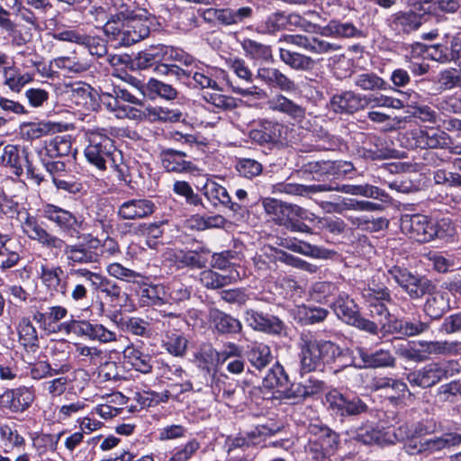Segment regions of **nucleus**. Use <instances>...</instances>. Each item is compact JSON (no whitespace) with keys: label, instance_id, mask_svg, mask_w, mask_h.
<instances>
[{"label":"nucleus","instance_id":"obj_1","mask_svg":"<svg viewBox=\"0 0 461 461\" xmlns=\"http://www.w3.org/2000/svg\"><path fill=\"white\" fill-rule=\"evenodd\" d=\"M24 219L22 220V228L23 232L33 240H37L43 247L56 250L63 251L68 265H82L96 263L99 255L84 244H68L63 239L50 233L44 229L33 216L23 212Z\"/></svg>","mask_w":461,"mask_h":461},{"label":"nucleus","instance_id":"obj_2","mask_svg":"<svg viewBox=\"0 0 461 461\" xmlns=\"http://www.w3.org/2000/svg\"><path fill=\"white\" fill-rule=\"evenodd\" d=\"M88 145L85 149V157L89 164L98 170L111 169L119 180L126 181L128 167L123 162L122 151L114 145L104 130H94L87 132Z\"/></svg>","mask_w":461,"mask_h":461},{"label":"nucleus","instance_id":"obj_3","mask_svg":"<svg viewBox=\"0 0 461 461\" xmlns=\"http://www.w3.org/2000/svg\"><path fill=\"white\" fill-rule=\"evenodd\" d=\"M426 429L418 426L410 430L407 426H400L393 432L396 440L405 443V450L410 455H423L429 456L443 450H450L461 445V433L456 431L446 432L432 438L422 437Z\"/></svg>","mask_w":461,"mask_h":461},{"label":"nucleus","instance_id":"obj_4","mask_svg":"<svg viewBox=\"0 0 461 461\" xmlns=\"http://www.w3.org/2000/svg\"><path fill=\"white\" fill-rule=\"evenodd\" d=\"M301 371L310 373L317 370L325 357H329L339 366L348 355V348H341L329 340H319L310 333H302L299 341Z\"/></svg>","mask_w":461,"mask_h":461},{"label":"nucleus","instance_id":"obj_5","mask_svg":"<svg viewBox=\"0 0 461 461\" xmlns=\"http://www.w3.org/2000/svg\"><path fill=\"white\" fill-rule=\"evenodd\" d=\"M386 302H377L366 303L370 317L379 324L382 332H397L403 336H417L427 332L429 328V322L420 321H403L392 320L389 310L385 305Z\"/></svg>","mask_w":461,"mask_h":461},{"label":"nucleus","instance_id":"obj_6","mask_svg":"<svg viewBox=\"0 0 461 461\" xmlns=\"http://www.w3.org/2000/svg\"><path fill=\"white\" fill-rule=\"evenodd\" d=\"M308 433L309 439L305 446L307 456L313 461H330L339 447V434L321 423L310 424Z\"/></svg>","mask_w":461,"mask_h":461},{"label":"nucleus","instance_id":"obj_7","mask_svg":"<svg viewBox=\"0 0 461 461\" xmlns=\"http://www.w3.org/2000/svg\"><path fill=\"white\" fill-rule=\"evenodd\" d=\"M402 230L418 242H429L435 238L447 236L450 225L445 220L436 222L423 214L404 215L401 220Z\"/></svg>","mask_w":461,"mask_h":461},{"label":"nucleus","instance_id":"obj_8","mask_svg":"<svg viewBox=\"0 0 461 461\" xmlns=\"http://www.w3.org/2000/svg\"><path fill=\"white\" fill-rule=\"evenodd\" d=\"M287 126L277 121L259 119L251 125L249 138L262 148L280 149L287 141Z\"/></svg>","mask_w":461,"mask_h":461},{"label":"nucleus","instance_id":"obj_9","mask_svg":"<svg viewBox=\"0 0 461 461\" xmlns=\"http://www.w3.org/2000/svg\"><path fill=\"white\" fill-rule=\"evenodd\" d=\"M388 274L411 300L421 299L435 285L426 276L413 274L409 269L399 266L389 268Z\"/></svg>","mask_w":461,"mask_h":461},{"label":"nucleus","instance_id":"obj_10","mask_svg":"<svg viewBox=\"0 0 461 461\" xmlns=\"http://www.w3.org/2000/svg\"><path fill=\"white\" fill-rule=\"evenodd\" d=\"M451 139L447 133L434 129L414 128L406 131L402 144L407 149H449Z\"/></svg>","mask_w":461,"mask_h":461},{"label":"nucleus","instance_id":"obj_11","mask_svg":"<svg viewBox=\"0 0 461 461\" xmlns=\"http://www.w3.org/2000/svg\"><path fill=\"white\" fill-rule=\"evenodd\" d=\"M456 365L457 364L454 361L429 363L416 371L409 373L407 380L412 385L429 388L458 373L459 370L454 368Z\"/></svg>","mask_w":461,"mask_h":461},{"label":"nucleus","instance_id":"obj_12","mask_svg":"<svg viewBox=\"0 0 461 461\" xmlns=\"http://www.w3.org/2000/svg\"><path fill=\"white\" fill-rule=\"evenodd\" d=\"M43 216L55 223L68 237L80 240L82 231L86 230V223L81 217L54 204H46L42 209Z\"/></svg>","mask_w":461,"mask_h":461},{"label":"nucleus","instance_id":"obj_13","mask_svg":"<svg viewBox=\"0 0 461 461\" xmlns=\"http://www.w3.org/2000/svg\"><path fill=\"white\" fill-rule=\"evenodd\" d=\"M328 407L340 417L359 416L367 412V404L356 394H345L332 390L326 394Z\"/></svg>","mask_w":461,"mask_h":461},{"label":"nucleus","instance_id":"obj_14","mask_svg":"<svg viewBox=\"0 0 461 461\" xmlns=\"http://www.w3.org/2000/svg\"><path fill=\"white\" fill-rule=\"evenodd\" d=\"M356 352L360 357L362 363H356L355 357L352 356L351 351L348 349V355L346 358H349V362L344 363L342 365L344 368H384L393 367L395 366V357L391 354L389 350L381 348L374 352H369L363 347H357Z\"/></svg>","mask_w":461,"mask_h":461},{"label":"nucleus","instance_id":"obj_15","mask_svg":"<svg viewBox=\"0 0 461 461\" xmlns=\"http://www.w3.org/2000/svg\"><path fill=\"white\" fill-rule=\"evenodd\" d=\"M203 194L213 207L222 205L231 210L237 221L244 219L249 213L246 205L232 202L227 189L214 181L208 180L204 184Z\"/></svg>","mask_w":461,"mask_h":461},{"label":"nucleus","instance_id":"obj_16","mask_svg":"<svg viewBox=\"0 0 461 461\" xmlns=\"http://www.w3.org/2000/svg\"><path fill=\"white\" fill-rule=\"evenodd\" d=\"M352 169L353 165L350 162L341 160H312L302 166V171L312 175L317 181H324L330 176L338 177Z\"/></svg>","mask_w":461,"mask_h":461},{"label":"nucleus","instance_id":"obj_17","mask_svg":"<svg viewBox=\"0 0 461 461\" xmlns=\"http://www.w3.org/2000/svg\"><path fill=\"white\" fill-rule=\"evenodd\" d=\"M263 205L267 213L273 215L275 221L287 228L290 227L295 218L302 217L303 214L302 207L273 198L265 199Z\"/></svg>","mask_w":461,"mask_h":461},{"label":"nucleus","instance_id":"obj_18","mask_svg":"<svg viewBox=\"0 0 461 461\" xmlns=\"http://www.w3.org/2000/svg\"><path fill=\"white\" fill-rule=\"evenodd\" d=\"M280 41H285L318 55L337 51L341 49V46L339 44L329 42L318 37H308L302 34L284 35Z\"/></svg>","mask_w":461,"mask_h":461},{"label":"nucleus","instance_id":"obj_19","mask_svg":"<svg viewBox=\"0 0 461 461\" xmlns=\"http://www.w3.org/2000/svg\"><path fill=\"white\" fill-rule=\"evenodd\" d=\"M330 105L335 113L352 114L366 108V95L351 90L344 91L334 95Z\"/></svg>","mask_w":461,"mask_h":461},{"label":"nucleus","instance_id":"obj_20","mask_svg":"<svg viewBox=\"0 0 461 461\" xmlns=\"http://www.w3.org/2000/svg\"><path fill=\"white\" fill-rule=\"evenodd\" d=\"M155 209L156 205L151 200L131 199L119 206L117 213L122 220H140L150 216Z\"/></svg>","mask_w":461,"mask_h":461},{"label":"nucleus","instance_id":"obj_21","mask_svg":"<svg viewBox=\"0 0 461 461\" xmlns=\"http://www.w3.org/2000/svg\"><path fill=\"white\" fill-rule=\"evenodd\" d=\"M423 304V312L431 319L441 318L450 308L449 294L447 292L438 289L436 285L426 295Z\"/></svg>","mask_w":461,"mask_h":461},{"label":"nucleus","instance_id":"obj_22","mask_svg":"<svg viewBox=\"0 0 461 461\" xmlns=\"http://www.w3.org/2000/svg\"><path fill=\"white\" fill-rule=\"evenodd\" d=\"M187 157L186 152L175 149H166L160 152L162 167L167 172L191 173L196 170L193 162L186 159Z\"/></svg>","mask_w":461,"mask_h":461},{"label":"nucleus","instance_id":"obj_23","mask_svg":"<svg viewBox=\"0 0 461 461\" xmlns=\"http://www.w3.org/2000/svg\"><path fill=\"white\" fill-rule=\"evenodd\" d=\"M33 400V393L24 386L7 390L1 396L2 405L15 412L23 411L29 408Z\"/></svg>","mask_w":461,"mask_h":461},{"label":"nucleus","instance_id":"obj_24","mask_svg":"<svg viewBox=\"0 0 461 461\" xmlns=\"http://www.w3.org/2000/svg\"><path fill=\"white\" fill-rule=\"evenodd\" d=\"M324 184L326 187L324 192L337 191L352 195H362L368 198L378 199L381 201H385L388 198L387 194L384 190L368 184L342 185L338 184Z\"/></svg>","mask_w":461,"mask_h":461},{"label":"nucleus","instance_id":"obj_25","mask_svg":"<svg viewBox=\"0 0 461 461\" xmlns=\"http://www.w3.org/2000/svg\"><path fill=\"white\" fill-rule=\"evenodd\" d=\"M246 321L253 330L270 334H281L284 330L283 322L276 317H267L253 310L246 312Z\"/></svg>","mask_w":461,"mask_h":461},{"label":"nucleus","instance_id":"obj_26","mask_svg":"<svg viewBox=\"0 0 461 461\" xmlns=\"http://www.w3.org/2000/svg\"><path fill=\"white\" fill-rule=\"evenodd\" d=\"M209 251L205 249L200 250H178L172 257V260L177 268H203L207 264V255Z\"/></svg>","mask_w":461,"mask_h":461},{"label":"nucleus","instance_id":"obj_27","mask_svg":"<svg viewBox=\"0 0 461 461\" xmlns=\"http://www.w3.org/2000/svg\"><path fill=\"white\" fill-rule=\"evenodd\" d=\"M257 77L267 85L277 87L282 91L291 92L294 91L296 88L292 79L275 68H259L258 69Z\"/></svg>","mask_w":461,"mask_h":461},{"label":"nucleus","instance_id":"obj_28","mask_svg":"<svg viewBox=\"0 0 461 461\" xmlns=\"http://www.w3.org/2000/svg\"><path fill=\"white\" fill-rule=\"evenodd\" d=\"M245 356L250 366L258 371L266 368L273 360L270 347L264 343L254 342L249 345Z\"/></svg>","mask_w":461,"mask_h":461},{"label":"nucleus","instance_id":"obj_29","mask_svg":"<svg viewBox=\"0 0 461 461\" xmlns=\"http://www.w3.org/2000/svg\"><path fill=\"white\" fill-rule=\"evenodd\" d=\"M388 21L393 30L403 33L416 31L422 24L421 16L412 11L397 12L392 14Z\"/></svg>","mask_w":461,"mask_h":461},{"label":"nucleus","instance_id":"obj_30","mask_svg":"<svg viewBox=\"0 0 461 461\" xmlns=\"http://www.w3.org/2000/svg\"><path fill=\"white\" fill-rule=\"evenodd\" d=\"M19 343L27 354L34 355L39 350V338L36 328L31 321L23 318L17 327Z\"/></svg>","mask_w":461,"mask_h":461},{"label":"nucleus","instance_id":"obj_31","mask_svg":"<svg viewBox=\"0 0 461 461\" xmlns=\"http://www.w3.org/2000/svg\"><path fill=\"white\" fill-rule=\"evenodd\" d=\"M325 188V184L306 185L294 183H278L274 185V193L313 198V195L323 193Z\"/></svg>","mask_w":461,"mask_h":461},{"label":"nucleus","instance_id":"obj_32","mask_svg":"<svg viewBox=\"0 0 461 461\" xmlns=\"http://www.w3.org/2000/svg\"><path fill=\"white\" fill-rule=\"evenodd\" d=\"M61 131L62 126L60 123L42 121L24 124L22 127V135L24 140H33Z\"/></svg>","mask_w":461,"mask_h":461},{"label":"nucleus","instance_id":"obj_33","mask_svg":"<svg viewBox=\"0 0 461 461\" xmlns=\"http://www.w3.org/2000/svg\"><path fill=\"white\" fill-rule=\"evenodd\" d=\"M321 34L335 38H359L363 36L362 32L352 23H342L336 19L330 20L321 29Z\"/></svg>","mask_w":461,"mask_h":461},{"label":"nucleus","instance_id":"obj_34","mask_svg":"<svg viewBox=\"0 0 461 461\" xmlns=\"http://www.w3.org/2000/svg\"><path fill=\"white\" fill-rule=\"evenodd\" d=\"M281 244L289 250L314 258H328L330 254L329 250L323 248L311 245L297 239H285Z\"/></svg>","mask_w":461,"mask_h":461},{"label":"nucleus","instance_id":"obj_35","mask_svg":"<svg viewBox=\"0 0 461 461\" xmlns=\"http://www.w3.org/2000/svg\"><path fill=\"white\" fill-rule=\"evenodd\" d=\"M353 85L362 91H383L388 89L389 84L374 72L357 73L352 76Z\"/></svg>","mask_w":461,"mask_h":461},{"label":"nucleus","instance_id":"obj_36","mask_svg":"<svg viewBox=\"0 0 461 461\" xmlns=\"http://www.w3.org/2000/svg\"><path fill=\"white\" fill-rule=\"evenodd\" d=\"M420 352L426 355H455L461 349V342L448 340H421Z\"/></svg>","mask_w":461,"mask_h":461},{"label":"nucleus","instance_id":"obj_37","mask_svg":"<svg viewBox=\"0 0 461 461\" xmlns=\"http://www.w3.org/2000/svg\"><path fill=\"white\" fill-rule=\"evenodd\" d=\"M253 13L250 6H241L237 9L221 8L217 23L224 26L243 23L253 16Z\"/></svg>","mask_w":461,"mask_h":461},{"label":"nucleus","instance_id":"obj_38","mask_svg":"<svg viewBox=\"0 0 461 461\" xmlns=\"http://www.w3.org/2000/svg\"><path fill=\"white\" fill-rule=\"evenodd\" d=\"M51 64L58 69H63L69 74H83L91 68V63L84 58L77 56H60L51 60Z\"/></svg>","mask_w":461,"mask_h":461},{"label":"nucleus","instance_id":"obj_39","mask_svg":"<svg viewBox=\"0 0 461 461\" xmlns=\"http://www.w3.org/2000/svg\"><path fill=\"white\" fill-rule=\"evenodd\" d=\"M332 304L337 316L349 325L359 314L357 304L345 293L339 294Z\"/></svg>","mask_w":461,"mask_h":461},{"label":"nucleus","instance_id":"obj_40","mask_svg":"<svg viewBox=\"0 0 461 461\" xmlns=\"http://www.w3.org/2000/svg\"><path fill=\"white\" fill-rule=\"evenodd\" d=\"M211 317L216 330L221 334H238L242 330V324L238 319L221 311H212Z\"/></svg>","mask_w":461,"mask_h":461},{"label":"nucleus","instance_id":"obj_41","mask_svg":"<svg viewBox=\"0 0 461 461\" xmlns=\"http://www.w3.org/2000/svg\"><path fill=\"white\" fill-rule=\"evenodd\" d=\"M63 275L64 270L59 266L50 267L47 265H42L41 267L40 277L42 283L49 289L65 294L67 285L61 281Z\"/></svg>","mask_w":461,"mask_h":461},{"label":"nucleus","instance_id":"obj_42","mask_svg":"<svg viewBox=\"0 0 461 461\" xmlns=\"http://www.w3.org/2000/svg\"><path fill=\"white\" fill-rule=\"evenodd\" d=\"M45 155L50 158L67 157L72 153V138L70 135H59L45 141Z\"/></svg>","mask_w":461,"mask_h":461},{"label":"nucleus","instance_id":"obj_43","mask_svg":"<svg viewBox=\"0 0 461 461\" xmlns=\"http://www.w3.org/2000/svg\"><path fill=\"white\" fill-rule=\"evenodd\" d=\"M349 358H343L339 365V368L334 370V374L338 375L339 373H343L344 376L349 381V383L357 387H363L365 389L369 390L370 384L372 383V378L374 373L370 372H357L352 367L344 368L342 365L344 363H348Z\"/></svg>","mask_w":461,"mask_h":461},{"label":"nucleus","instance_id":"obj_44","mask_svg":"<svg viewBox=\"0 0 461 461\" xmlns=\"http://www.w3.org/2000/svg\"><path fill=\"white\" fill-rule=\"evenodd\" d=\"M268 106L273 111L285 113L294 119L303 118L305 110L283 95H277L268 101Z\"/></svg>","mask_w":461,"mask_h":461},{"label":"nucleus","instance_id":"obj_45","mask_svg":"<svg viewBox=\"0 0 461 461\" xmlns=\"http://www.w3.org/2000/svg\"><path fill=\"white\" fill-rule=\"evenodd\" d=\"M124 358L137 371L149 374L152 370L151 357L144 354L133 346H128L123 350Z\"/></svg>","mask_w":461,"mask_h":461},{"label":"nucleus","instance_id":"obj_46","mask_svg":"<svg viewBox=\"0 0 461 461\" xmlns=\"http://www.w3.org/2000/svg\"><path fill=\"white\" fill-rule=\"evenodd\" d=\"M166 287L162 285H148L140 290V302L143 306L160 308L167 303Z\"/></svg>","mask_w":461,"mask_h":461},{"label":"nucleus","instance_id":"obj_47","mask_svg":"<svg viewBox=\"0 0 461 461\" xmlns=\"http://www.w3.org/2000/svg\"><path fill=\"white\" fill-rule=\"evenodd\" d=\"M366 303L377 302L392 303L391 292L384 285L377 284L372 280L361 292Z\"/></svg>","mask_w":461,"mask_h":461},{"label":"nucleus","instance_id":"obj_48","mask_svg":"<svg viewBox=\"0 0 461 461\" xmlns=\"http://www.w3.org/2000/svg\"><path fill=\"white\" fill-rule=\"evenodd\" d=\"M82 330L84 331L83 336L101 343L113 342L117 339L116 333L107 329L103 324L92 323L86 321L85 329Z\"/></svg>","mask_w":461,"mask_h":461},{"label":"nucleus","instance_id":"obj_49","mask_svg":"<svg viewBox=\"0 0 461 461\" xmlns=\"http://www.w3.org/2000/svg\"><path fill=\"white\" fill-rule=\"evenodd\" d=\"M24 161L23 151L21 152L18 146L9 144L4 148L1 163L5 167L14 168L17 176L22 174Z\"/></svg>","mask_w":461,"mask_h":461},{"label":"nucleus","instance_id":"obj_50","mask_svg":"<svg viewBox=\"0 0 461 461\" xmlns=\"http://www.w3.org/2000/svg\"><path fill=\"white\" fill-rule=\"evenodd\" d=\"M145 87L150 98L158 96L166 100H174L178 94L176 88L172 85L155 78H150Z\"/></svg>","mask_w":461,"mask_h":461},{"label":"nucleus","instance_id":"obj_51","mask_svg":"<svg viewBox=\"0 0 461 461\" xmlns=\"http://www.w3.org/2000/svg\"><path fill=\"white\" fill-rule=\"evenodd\" d=\"M161 49L151 48L139 52L133 59L131 58V69H146L161 60Z\"/></svg>","mask_w":461,"mask_h":461},{"label":"nucleus","instance_id":"obj_52","mask_svg":"<svg viewBox=\"0 0 461 461\" xmlns=\"http://www.w3.org/2000/svg\"><path fill=\"white\" fill-rule=\"evenodd\" d=\"M134 18L132 11L128 8L122 10L119 14L112 15L111 18L103 26L104 33L109 38L110 41H115L120 36L122 30L121 20H131Z\"/></svg>","mask_w":461,"mask_h":461},{"label":"nucleus","instance_id":"obj_53","mask_svg":"<svg viewBox=\"0 0 461 461\" xmlns=\"http://www.w3.org/2000/svg\"><path fill=\"white\" fill-rule=\"evenodd\" d=\"M289 384V376L285 371L283 366L276 363L264 376L262 380L263 387L273 389L276 387H286Z\"/></svg>","mask_w":461,"mask_h":461},{"label":"nucleus","instance_id":"obj_54","mask_svg":"<svg viewBox=\"0 0 461 461\" xmlns=\"http://www.w3.org/2000/svg\"><path fill=\"white\" fill-rule=\"evenodd\" d=\"M287 23V17L284 12L270 14L257 27V32L261 34H275L283 30Z\"/></svg>","mask_w":461,"mask_h":461},{"label":"nucleus","instance_id":"obj_55","mask_svg":"<svg viewBox=\"0 0 461 461\" xmlns=\"http://www.w3.org/2000/svg\"><path fill=\"white\" fill-rule=\"evenodd\" d=\"M191 78L194 81V86L201 89L210 88L212 90L220 91L221 88L212 77V69L209 68H203L197 65L193 69Z\"/></svg>","mask_w":461,"mask_h":461},{"label":"nucleus","instance_id":"obj_56","mask_svg":"<svg viewBox=\"0 0 461 461\" xmlns=\"http://www.w3.org/2000/svg\"><path fill=\"white\" fill-rule=\"evenodd\" d=\"M233 277L221 275L212 269H206L200 273V282L207 289H220L231 283Z\"/></svg>","mask_w":461,"mask_h":461},{"label":"nucleus","instance_id":"obj_57","mask_svg":"<svg viewBox=\"0 0 461 461\" xmlns=\"http://www.w3.org/2000/svg\"><path fill=\"white\" fill-rule=\"evenodd\" d=\"M4 83L14 92L20 90L32 80L31 75L20 73L16 68L9 67L4 69Z\"/></svg>","mask_w":461,"mask_h":461},{"label":"nucleus","instance_id":"obj_58","mask_svg":"<svg viewBox=\"0 0 461 461\" xmlns=\"http://www.w3.org/2000/svg\"><path fill=\"white\" fill-rule=\"evenodd\" d=\"M166 292L167 303L179 304L190 299L192 289L181 282L174 281L167 286Z\"/></svg>","mask_w":461,"mask_h":461},{"label":"nucleus","instance_id":"obj_59","mask_svg":"<svg viewBox=\"0 0 461 461\" xmlns=\"http://www.w3.org/2000/svg\"><path fill=\"white\" fill-rule=\"evenodd\" d=\"M172 190L176 195L184 198L186 204L194 207L203 205L201 196L197 193H194L188 182L180 180L175 181Z\"/></svg>","mask_w":461,"mask_h":461},{"label":"nucleus","instance_id":"obj_60","mask_svg":"<svg viewBox=\"0 0 461 461\" xmlns=\"http://www.w3.org/2000/svg\"><path fill=\"white\" fill-rule=\"evenodd\" d=\"M392 388L398 393H402L407 391V384L400 380L393 379L391 377L383 376L381 375H373L372 383L370 384V391H380Z\"/></svg>","mask_w":461,"mask_h":461},{"label":"nucleus","instance_id":"obj_61","mask_svg":"<svg viewBox=\"0 0 461 461\" xmlns=\"http://www.w3.org/2000/svg\"><path fill=\"white\" fill-rule=\"evenodd\" d=\"M428 259L432 264L433 268L438 273H447L455 267H458V262L453 255L429 252Z\"/></svg>","mask_w":461,"mask_h":461},{"label":"nucleus","instance_id":"obj_62","mask_svg":"<svg viewBox=\"0 0 461 461\" xmlns=\"http://www.w3.org/2000/svg\"><path fill=\"white\" fill-rule=\"evenodd\" d=\"M279 56L283 62L294 69H306L312 63V59L305 55L280 48Z\"/></svg>","mask_w":461,"mask_h":461},{"label":"nucleus","instance_id":"obj_63","mask_svg":"<svg viewBox=\"0 0 461 461\" xmlns=\"http://www.w3.org/2000/svg\"><path fill=\"white\" fill-rule=\"evenodd\" d=\"M76 354L81 357V361L87 362L89 365L97 366L104 362V356L103 350L96 347H89L82 344L75 345Z\"/></svg>","mask_w":461,"mask_h":461},{"label":"nucleus","instance_id":"obj_64","mask_svg":"<svg viewBox=\"0 0 461 461\" xmlns=\"http://www.w3.org/2000/svg\"><path fill=\"white\" fill-rule=\"evenodd\" d=\"M242 48L247 55L256 59L268 60L272 57L270 46L265 45L250 39H245Z\"/></svg>","mask_w":461,"mask_h":461}]
</instances>
